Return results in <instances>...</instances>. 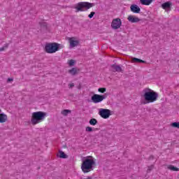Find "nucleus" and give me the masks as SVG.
<instances>
[{
	"mask_svg": "<svg viewBox=\"0 0 179 179\" xmlns=\"http://www.w3.org/2000/svg\"><path fill=\"white\" fill-rule=\"evenodd\" d=\"M0 113H2V110L0 109Z\"/></svg>",
	"mask_w": 179,
	"mask_h": 179,
	"instance_id": "473e14b6",
	"label": "nucleus"
},
{
	"mask_svg": "<svg viewBox=\"0 0 179 179\" xmlns=\"http://www.w3.org/2000/svg\"><path fill=\"white\" fill-rule=\"evenodd\" d=\"M99 115L101 118L107 120V118H110V115H111V110L110 109L101 108L99 109Z\"/></svg>",
	"mask_w": 179,
	"mask_h": 179,
	"instance_id": "0eeeda50",
	"label": "nucleus"
},
{
	"mask_svg": "<svg viewBox=\"0 0 179 179\" xmlns=\"http://www.w3.org/2000/svg\"><path fill=\"white\" fill-rule=\"evenodd\" d=\"M80 69L76 68V67H73L71 69L69 70V73L72 76H75L79 73V71Z\"/></svg>",
	"mask_w": 179,
	"mask_h": 179,
	"instance_id": "ddd939ff",
	"label": "nucleus"
},
{
	"mask_svg": "<svg viewBox=\"0 0 179 179\" xmlns=\"http://www.w3.org/2000/svg\"><path fill=\"white\" fill-rule=\"evenodd\" d=\"M130 9L131 10V12H133L134 13H141V8H139V6H138V5L136 4H133L131 6Z\"/></svg>",
	"mask_w": 179,
	"mask_h": 179,
	"instance_id": "9b49d317",
	"label": "nucleus"
},
{
	"mask_svg": "<svg viewBox=\"0 0 179 179\" xmlns=\"http://www.w3.org/2000/svg\"><path fill=\"white\" fill-rule=\"evenodd\" d=\"M8 121V115L5 113H0V123L3 124V122H6Z\"/></svg>",
	"mask_w": 179,
	"mask_h": 179,
	"instance_id": "2eb2a0df",
	"label": "nucleus"
},
{
	"mask_svg": "<svg viewBox=\"0 0 179 179\" xmlns=\"http://www.w3.org/2000/svg\"><path fill=\"white\" fill-rule=\"evenodd\" d=\"M154 167H155L154 165H151V166H148V169L147 170V173H150L152 171V170H153Z\"/></svg>",
	"mask_w": 179,
	"mask_h": 179,
	"instance_id": "cd10ccee",
	"label": "nucleus"
},
{
	"mask_svg": "<svg viewBox=\"0 0 179 179\" xmlns=\"http://www.w3.org/2000/svg\"><path fill=\"white\" fill-rule=\"evenodd\" d=\"M47 113L38 111L32 113V117L31 119V122L32 125H36V124H40L45 118Z\"/></svg>",
	"mask_w": 179,
	"mask_h": 179,
	"instance_id": "7ed1b4c3",
	"label": "nucleus"
},
{
	"mask_svg": "<svg viewBox=\"0 0 179 179\" xmlns=\"http://www.w3.org/2000/svg\"><path fill=\"white\" fill-rule=\"evenodd\" d=\"M74 38H69L71 48H73L74 47H77V45H79V41H75V40H73Z\"/></svg>",
	"mask_w": 179,
	"mask_h": 179,
	"instance_id": "f8f14e48",
	"label": "nucleus"
},
{
	"mask_svg": "<svg viewBox=\"0 0 179 179\" xmlns=\"http://www.w3.org/2000/svg\"><path fill=\"white\" fill-rule=\"evenodd\" d=\"M98 92H99V93H106L107 89L106 87H100L98 89Z\"/></svg>",
	"mask_w": 179,
	"mask_h": 179,
	"instance_id": "5701e85b",
	"label": "nucleus"
},
{
	"mask_svg": "<svg viewBox=\"0 0 179 179\" xmlns=\"http://www.w3.org/2000/svg\"><path fill=\"white\" fill-rule=\"evenodd\" d=\"M143 97L145 101H146L144 102V104H146L148 103H154V101H156L157 100V98L159 97V94L152 90L150 88H145L143 90Z\"/></svg>",
	"mask_w": 179,
	"mask_h": 179,
	"instance_id": "f03ea898",
	"label": "nucleus"
},
{
	"mask_svg": "<svg viewBox=\"0 0 179 179\" xmlns=\"http://www.w3.org/2000/svg\"><path fill=\"white\" fill-rule=\"evenodd\" d=\"M39 24L41 27V29H43V30H47L48 29V24H47V22H39Z\"/></svg>",
	"mask_w": 179,
	"mask_h": 179,
	"instance_id": "aec40b11",
	"label": "nucleus"
},
{
	"mask_svg": "<svg viewBox=\"0 0 179 179\" xmlns=\"http://www.w3.org/2000/svg\"><path fill=\"white\" fill-rule=\"evenodd\" d=\"M111 69L113 72H124V70H122V68H121L120 66L117 65L116 64H112L110 66Z\"/></svg>",
	"mask_w": 179,
	"mask_h": 179,
	"instance_id": "9d476101",
	"label": "nucleus"
},
{
	"mask_svg": "<svg viewBox=\"0 0 179 179\" xmlns=\"http://www.w3.org/2000/svg\"><path fill=\"white\" fill-rule=\"evenodd\" d=\"M131 62L134 64H146V62L136 57L131 58Z\"/></svg>",
	"mask_w": 179,
	"mask_h": 179,
	"instance_id": "dca6fc26",
	"label": "nucleus"
},
{
	"mask_svg": "<svg viewBox=\"0 0 179 179\" xmlns=\"http://www.w3.org/2000/svg\"><path fill=\"white\" fill-rule=\"evenodd\" d=\"M152 2H153V0H140L141 5L149 6Z\"/></svg>",
	"mask_w": 179,
	"mask_h": 179,
	"instance_id": "a211bd4d",
	"label": "nucleus"
},
{
	"mask_svg": "<svg viewBox=\"0 0 179 179\" xmlns=\"http://www.w3.org/2000/svg\"><path fill=\"white\" fill-rule=\"evenodd\" d=\"M61 114L62 115H64V117H66V115H68L69 114H71V110L68 109H64L62 110Z\"/></svg>",
	"mask_w": 179,
	"mask_h": 179,
	"instance_id": "6ab92c4d",
	"label": "nucleus"
},
{
	"mask_svg": "<svg viewBox=\"0 0 179 179\" xmlns=\"http://www.w3.org/2000/svg\"><path fill=\"white\" fill-rule=\"evenodd\" d=\"M172 5L173 3H171V1H166L162 4V9H169V10H171Z\"/></svg>",
	"mask_w": 179,
	"mask_h": 179,
	"instance_id": "4468645a",
	"label": "nucleus"
},
{
	"mask_svg": "<svg viewBox=\"0 0 179 179\" xmlns=\"http://www.w3.org/2000/svg\"><path fill=\"white\" fill-rule=\"evenodd\" d=\"M105 99H107V94L100 95L97 94H94L92 97L91 100L93 101V103H95L96 104L97 103H101L103 100Z\"/></svg>",
	"mask_w": 179,
	"mask_h": 179,
	"instance_id": "423d86ee",
	"label": "nucleus"
},
{
	"mask_svg": "<svg viewBox=\"0 0 179 179\" xmlns=\"http://www.w3.org/2000/svg\"><path fill=\"white\" fill-rule=\"evenodd\" d=\"M69 87L70 89H72V87H75V84L74 83L69 84Z\"/></svg>",
	"mask_w": 179,
	"mask_h": 179,
	"instance_id": "c756f323",
	"label": "nucleus"
},
{
	"mask_svg": "<svg viewBox=\"0 0 179 179\" xmlns=\"http://www.w3.org/2000/svg\"><path fill=\"white\" fill-rule=\"evenodd\" d=\"M94 15H96L95 12H91L90 14L88 15V17H90V19H92V17H93V16H94Z\"/></svg>",
	"mask_w": 179,
	"mask_h": 179,
	"instance_id": "c85d7f7f",
	"label": "nucleus"
},
{
	"mask_svg": "<svg viewBox=\"0 0 179 179\" xmlns=\"http://www.w3.org/2000/svg\"><path fill=\"white\" fill-rule=\"evenodd\" d=\"M8 47H9V43H6L3 47L0 48V51H5V50H6V48H8Z\"/></svg>",
	"mask_w": 179,
	"mask_h": 179,
	"instance_id": "393cba45",
	"label": "nucleus"
},
{
	"mask_svg": "<svg viewBox=\"0 0 179 179\" xmlns=\"http://www.w3.org/2000/svg\"><path fill=\"white\" fill-rule=\"evenodd\" d=\"M150 159H153V156H150Z\"/></svg>",
	"mask_w": 179,
	"mask_h": 179,
	"instance_id": "2f4dec72",
	"label": "nucleus"
},
{
	"mask_svg": "<svg viewBox=\"0 0 179 179\" xmlns=\"http://www.w3.org/2000/svg\"><path fill=\"white\" fill-rule=\"evenodd\" d=\"M121 24H122V22L120 18H115L112 21L111 27L114 30H118L120 27H121Z\"/></svg>",
	"mask_w": 179,
	"mask_h": 179,
	"instance_id": "6e6552de",
	"label": "nucleus"
},
{
	"mask_svg": "<svg viewBox=\"0 0 179 179\" xmlns=\"http://www.w3.org/2000/svg\"><path fill=\"white\" fill-rule=\"evenodd\" d=\"M96 166V162L92 156H87L85 159H84L81 164V169L85 173H90L94 169Z\"/></svg>",
	"mask_w": 179,
	"mask_h": 179,
	"instance_id": "f257e3e1",
	"label": "nucleus"
},
{
	"mask_svg": "<svg viewBox=\"0 0 179 179\" xmlns=\"http://www.w3.org/2000/svg\"><path fill=\"white\" fill-rule=\"evenodd\" d=\"M69 66H73V65H75V60H73V59L69 60Z\"/></svg>",
	"mask_w": 179,
	"mask_h": 179,
	"instance_id": "a878e982",
	"label": "nucleus"
},
{
	"mask_svg": "<svg viewBox=\"0 0 179 179\" xmlns=\"http://www.w3.org/2000/svg\"><path fill=\"white\" fill-rule=\"evenodd\" d=\"M94 6V3L90 2H79L76 6V12H85V10H87L90 9V8H93Z\"/></svg>",
	"mask_w": 179,
	"mask_h": 179,
	"instance_id": "39448f33",
	"label": "nucleus"
},
{
	"mask_svg": "<svg viewBox=\"0 0 179 179\" xmlns=\"http://www.w3.org/2000/svg\"><path fill=\"white\" fill-rule=\"evenodd\" d=\"M168 169L169 170H171V171H179V169L176 167V166H173V165H169L168 166Z\"/></svg>",
	"mask_w": 179,
	"mask_h": 179,
	"instance_id": "412c9836",
	"label": "nucleus"
},
{
	"mask_svg": "<svg viewBox=\"0 0 179 179\" xmlns=\"http://www.w3.org/2000/svg\"><path fill=\"white\" fill-rule=\"evenodd\" d=\"M86 132H93V128L90 127H87L85 129Z\"/></svg>",
	"mask_w": 179,
	"mask_h": 179,
	"instance_id": "bb28decb",
	"label": "nucleus"
},
{
	"mask_svg": "<svg viewBox=\"0 0 179 179\" xmlns=\"http://www.w3.org/2000/svg\"><path fill=\"white\" fill-rule=\"evenodd\" d=\"M9 82H13V78H8L7 83H9Z\"/></svg>",
	"mask_w": 179,
	"mask_h": 179,
	"instance_id": "7c9ffc66",
	"label": "nucleus"
},
{
	"mask_svg": "<svg viewBox=\"0 0 179 179\" xmlns=\"http://www.w3.org/2000/svg\"><path fill=\"white\" fill-rule=\"evenodd\" d=\"M61 44L58 43H48L45 45V51L48 54H54L57 51H59Z\"/></svg>",
	"mask_w": 179,
	"mask_h": 179,
	"instance_id": "20e7f679",
	"label": "nucleus"
},
{
	"mask_svg": "<svg viewBox=\"0 0 179 179\" xmlns=\"http://www.w3.org/2000/svg\"><path fill=\"white\" fill-rule=\"evenodd\" d=\"M97 120L96 119H94V118H92L90 120V125H97Z\"/></svg>",
	"mask_w": 179,
	"mask_h": 179,
	"instance_id": "4be33fe9",
	"label": "nucleus"
},
{
	"mask_svg": "<svg viewBox=\"0 0 179 179\" xmlns=\"http://www.w3.org/2000/svg\"><path fill=\"white\" fill-rule=\"evenodd\" d=\"M171 127H173V128H178L179 129V122H175L171 123Z\"/></svg>",
	"mask_w": 179,
	"mask_h": 179,
	"instance_id": "b1692460",
	"label": "nucleus"
},
{
	"mask_svg": "<svg viewBox=\"0 0 179 179\" xmlns=\"http://www.w3.org/2000/svg\"><path fill=\"white\" fill-rule=\"evenodd\" d=\"M127 20H129L130 23H138L141 22V19H139V17L134 15H129V17H127Z\"/></svg>",
	"mask_w": 179,
	"mask_h": 179,
	"instance_id": "1a4fd4ad",
	"label": "nucleus"
},
{
	"mask_svg": "<svg viewBox=\"0 0 179 179\" xmlns=\"http://www.w3.org/2000/svg\"><path fill=\"white\" fill-rule=\"evenodd\" d=\"M57 157L60 159H68V155L64 152V151L59 150V154H57Z\"/></svg>",
	"mask_w": 179,
	"mask_h": 179,
	"instance_id": "f3484780",
	"label": "nucleus"
}]
</instances>
